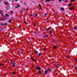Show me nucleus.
Instances as JSON below:
<instances>
[{"label": "nucleus", "mask_w": 77, "mask_h": 77, "mask_svg": "<svg viewBox=\"0 0 77 77\" xmlns=\"http://www.w3.org/2000/svg\"><path fill=\"white\" fill-rule=\"evenodd\" d=\"M55 67L56 68H59V66H55Z\"/></svg>", "instance_id": "obj_26"}, {"label": "nucleus", "mask_w": 77, "mask_h": 77, "mask_svg": "<svg viewBox=\"0 0 77 77\" xmlns=\"http://www.w3.org/2000/svg\"><path fill=\"white\" fill-rule=\"evenodd\" d=\"M51 0H46L45 1V2L46 3H47V2H51Z\"/></svg>", "instance_id": "obj_10"}, {"label": "nucleus", "mask_w": 77, "mask_h": 77, "mask_svg": "<svg viewBox=\"0 0 77 77\" xmlns=\"http://www.w3.org/2000/svg\"><path fill=\"white\" fill-rule=\"evenodd\" d=\"M11 63H12V64H16V63H15L14 61H11Z\"/></svg>", "instance_id": "obj_5"}, {"label": "nucleus", "mask_w": 77, "mask_h": 77, "mask_svg": "<svg viewBox=\"0 0 77 77\" xmlns=\"http://www.w3.org/2000/svg\"><path fill=\"white\" fill-rule=\"evenodd\" d=\"M75 61L76 62H77V59H76V60H75Z\"/></svg>", "instance_id": "obj_42"}, {"label": "nucleus", "mask_w": 77, "mask_h": 77, "mask_svg": "<svg viewBox=\"0 0 77 77\" xmlns=\"http://www.w3.org/2000/svg\"><path fill=\"white\" fill-rule=\"evenodd\" d=\"M59 1L60 2H62V0H59Z\"/></svg>", "instance_id": "obj_34"}, {"label": "nucleus", "mask_w": 77, "mask_h": 77, "mask_svg": "<svg viewBox=\"0 0 77 77\" xmlns=\"http://www.w3.org/2000/svg\"><path fill=\"white\" fill-rule=\"evenodd\" d=\"M3 11H2L0 10V13L2 15H3Z\"/></svg>", "instance_id": "obj_2"}, {"label": "nucleus", "mask_w": 77, "mask_h": 77, "mask_svg": "<svg viewBox=\"0 0 77 77\" xmlns=\"http://www.w3.org/2000/svg\"><path fill=\"white\" fill-rule=\"evenodd\" d=\"M28 10H29V7H28L26 9V11H28Z\"/></svg>", "instance_id": "obj_30"}, {"label": "nucleus", "mask_w": 77, "mask_h": 77, "mask_svg": "<svg viewBox=\"0 0 77 77\" xmlns=\"http://www.w3.org/2000/svg\"><path fill=\"white\" fill-rule=\"evenodd\" d=\"M53 47H54V49H56V46H53Z\"/></svg>", "instance_id": "obj_25"}, {"label": "nucleus", "mask_w": 77, "mask_h": 77, "mask_svg": "<svg viewBox=\"0 0 77 77\" xmlns=\"http://www.w3.org/2000/svg\"><path fill=\"white\" fill-rule=\"evenodd\" d=\"M5 15L7 17H10V16L9 15L7 14V13L5 14Z\"/></svg>", "instance_id": "obj_7"}, {"label": "nucleus", "mask_w": 77, "mask_h": 77, "mask_svg": "<svg viewBox=\"0 0 77 77\" xmlns=\"http://www.w3.org/2000/svg\"><path fill=\"white\" fill-rule=\"evenodd\" d=\"M4 26H8V23H4Z\"/></svg>", "instance_id": "obj_20"}, {"label": "nucleus", "mask_w": 77, "mask_h": 77, "mask_svg": "<svg viewBox=\"0 0 77 77\" xmlns=\"http://www.w3.org/2000/svg\"><path fill=\"white\" fill-rule=\"evenodd\" d=\"M17 6H16L15 7V8H20V4H17Z\"/></svg>", "instance_id": "obj_3"}, {"label": "nucleus", "mask_w": 77, "mask_h": 77, "mask_svg": "<svg viewBox=\"0 0 77 77\" xmlns=\"http://www.w3.org/2000/svg\"><path fill=\"white\" fill-rule=\"evenodd\" d=\"M1 20H2V18H0V21H1Z\"/></svg>", "instance_id": "obj_55"}, {"label": "nucleus", "mask_w": 77, "mask_h": 77, "mask_svg": "<svg viewBox=\"0 0 77 77\" xmlns=\"http://www.w3.org/2000/svg\"><path fill=\"white\" fill-rule=\"evenodd\" d=\"M74 29V27H73V26L72 27V29Z\"/></svg>", "instance_id": "obj_35"}, {"label": "nucleus", "mask_w": 77, "mask_h": 77, "mask_svg": "<svg viewBox=\"0 0 77 77\" xmlns=\"http://www.w3.org/2000/svg\"><path fill=\"white\" fill-rule=\"evenodd\" d=\"M24 23H26V21H24Z\"/></svg>", "instance_id": "obj_63"}, {"label": "nucleus", "mask_w": 77, "mask_h": 77, "mask_svg": "<svg viewBox=\"0 0 77 77\" xmlns=\"http://www.w3.org/2000/svg\"><path fill=\"white\" fill-rule=\"evenodd\" d=\"M36 69L38 70V71H40V70H41V68L40 67L37 66L36 67Z\"/></svg>", "instance_id": "obj_1"}, {"label": "nucleus", "mask_w": 77, "mask_h": 77, "mask_svg": "<svg viewBox=\"0 0 77 77\" xmlns=\"http://www.w3.org/2000/svg\"><path fill=\"white\" fill-rule=\"evenodd\" d=\"M48 36V35H46L43 36L42 37L43 38H45L46 37H47V36Z\"/></svg>", "instance_id": "obj_6"}, {"label": "nucleus", "mask_w": 77, "mask_h": 77, "mask_svg": "<svg viewBox=\"0 0 77 77\" xmlns=\"http://www.w3.org/2000/svg\"><path fill=\"white\" fill-rule=\"evenodd\" d=\"M42 55V54L41 53H39V55H40H40Z\"/></svg>", "instance_id": "obj_44"}, {"label": "nucleus", "mask_w": 77, "mask_h": 77, "mask_svg": "<svg viewBox=\"0 0 77 77\" xmlns=\"http://www.w3.org/2000/svg\"><path fill=\"white\" fill-rule=\"evenodd\" d=\"M54 14L55 15V14H56V13H55Z\"/></svg>", "instance_id": "obj_59"}, {"label": "nucleus", "mask_w": 77, "mask_h": 77, "mask_svg": "<svg viewBox=\"0 0 77 77\" xmlns=\"http://www.w3.org/2000/svg\"><path fill=\"white\" fill-rule=\"evenodd\" d=\"M5 4V5H9V3H8V2H4Z\"/></svg>", "instance_id": "obj_15"}, {"label": "nucleus", "mask_w": 77, "mask_h": 77, "mask_svg": "<svg viewBox=\"0 0 77 77\" xmlns=\"http://www.w3.org/2000/svg\"><path fill=\"white\" fill-rule=\"evenodd\" d=\"M51 28H47L46 30L48 31V30H51Z\"/></svg>", "instance_id": "obj_11"}, {"label": "nucleus", "mask_w": 77, "mask_h": 77, "mask_svg": "<svg viewBox=\"0 0 77 77\" xmlns=\"http://www.w3.org/2000/svg\"><path fill=\"white\" fill-rule=\"evenodd\" d=\"M0 25H1V26H5V23H2L0 24Z\"/></svg>", "instance_id": "obj_16"}, {"label": "nucleus", "mask_w": 77, "mask_h": 77, "mask_svg": "<svg viewBox=\"0 0 77 77\" xmlns=\"http://www.w3.org/2000/svg\"><path fill=\"white\" fill-rule=\"evenodd\" d=\"M30 16H33V15H32V14H30Z\"/></svg>", "instance_id": "obj_48"}, {"label": "nucleus", "mask_w": 77, "mask_h": 77, "mask_svg": "<svg viewBox=\"0 0 77 77\" xmlns=\"http://www.w3.org/2000/svg\"><path fill=\"white\" fill-rule=\"evenodd\" d=\"M51 36H53V35L52 34H51Z\"/></svg>", "instance_id": "obj_58"}, {"label": "nucleus", "mask_w": 77, "mask_h": 77, "mask_svg": "<svg viewBox=\"0 0 77 77\" xmlns=\"http://www.w3.org/2000/svg\"><path fill=\"white\" fill-rule=\"evenodd\" d=\"M45 15H47V14H45Z\"/></svg>", "instance_id": "obj_52"}, {"label": "nucleus", "mask_w": 77, "mask_h": 77, "mask_svg": "<svg viewBox=\"0 0 77 77\" xmlns=\"http://www.w3.org/2000/svg\"><path fill=\"white\" fill-rule=\"evenodd\" d=\"M7 20V18H4L2 20V21H5Z\"/></svg>", "instance_id": "obj_13"}, {"label": "nucleus", "mask_w": 77, "mask_h": 77, "mask_svg": "<svg viewBox=\"0 0 77 77\" xmlns=\"http://www.w3.org/2000/svg\"><path fill=\"white\" fill-rule=\"evenodd\" d=\"M35 66H34V65H33V66H32V67H33V68H34V67Z\"/></svg>", "instance_id": "obj_54"}, {"label": "nucleus", "mask_w": 77, "mask_h": 77, "mask_svg": "<svg viewBox=\"0 0 77 77\" xmlns=\"http://www.w3.org/2000/svg\"><path fill=\"white\" fill-rule=\"evenodd\" d=\"M3 65H4V64H3V63H1V64H0V66H3Z\"/></svg>", "instance_id": "obj_19"}, {"label": "nucleus", "mask_w": 77, "mask_h": 77, "mask_svg": "<svg viewBox=\"0 0 77 77\" xmlns=\"http://www.w3.org/2000/svg\"><path fill=\"white\" fill-rule=\"evenodd\" d=\"M47 70L49 71V72H51V69H49V68H48L47 69Z\"/></svg>", "instance_id": "obj_4"}, {"label": "nucleus", "mask_w": 77, "mask_h": 77, "mask_svg": "<svg viewBox=\"0 0 77 77\" xmlns=\"http://www.w3.org/2000/svg\"><path fill=\"white\" fill-rule=\"evenodd\" d=\"M45 72V74H47V73H48V70H46L45 71V72Z\"/></svg>", "instance_id": "obj_12"}, {"label": "nucleus", "mask_w": 77, "mask_h": 77, "mask_svg": "<svg viewBox=\"0 0 77 77\" xmlns=\"http://www.w3.org/2000/svg\"><path fill=\"white\" fill-rule=\"evenodd\" d=\"M14 0H12V2H14Z\"/></svg>", "instance_id": "obj_46"}, {"label": "nucleus", "mask_w": 77, "mask_h": 77, "mask_svg": "<svg viewBox=\"0 0 77 77\" xmlns=\"http://www.w3.org/2000/svg\"><path fill=\"white\" fill-rule=\"evenodd\" d=\"M53 42L54 43V42H56V40H54Z\"/></svg>", "instance_id": "obj_49"}, {"label": "nucleus", "mask_w": 77, "mask_h": 77, "mask_svg": "<svg viewBox=\"0 0 77 77\" xmlns=\"http://www.w3.org/2000/svg\"><path fill=\"white\" fill-rule=\"evenodd\" d=\"M58 65H60V64H58Z\"/></svg>", "instance_id": "obj_61"}, {"label": "nucleus", "mask_w": 77, "mask_h": 77, "mask_svg": "<svg viewBox=\"0 0 77 77\" xmlns=\"http://www.w3.org/2000/svg\"><path fill=\"white\" fill-rule=\"evenodd\" d=\"M35 53H36V54H37V53H38V51H35Z\"/></svg>", "instance_id": "obj_22"}, {"label": "nucleus", "mask_w": 77, "mask_h": 77, "mask_svg": "<svg viewBox=\"0 0 77 77\" xmlns=\"http://www.w3.org/2000/svg\"><path fill=\"white\" fill-rule=\"evenodd\" d=\"M4 17H6V16H5V15H4Z\"/></svg>", "instance_id": "obj_41"}, {"label": "nucleus", "mask_w": 77, "mask_h": 77, "mask_svg": "<svg viewBox=\"0 0 77 77\" xmlns=\"http://www.w3.org/2000/svg\"><path fill=\"white\" fill-rule=\"evenodd\" d=\"M38 57H40V55H39Z\"/></svg>", "instance_id": "obj_60"}, {"label": "nucleus", "mask_w": 77, "mask_h": 77, "mask_svg": "<svg viewBox=\"0 0 77 77\" xmlns=\"http://www.w3.org/2000/svg\"><path fill=\"white\" fill-rule=\"evenodd\" d=\"M38 6L39 7H41V5L40 4H39L38 5Z\"/></svg>", "instance_id": "obj_24"}, {"label": "nucleus", "mask_w": 77, "mask_h": 77, "mask_svg": "<svg viewBox=\"0 0 77 77\" xmlns=\"http://www.w3.org/2000/svg\"><path fill=\"white\" fill-rule=\"evenodd\" d=\"M70 8H71L72 9H74V8H73V7H70Z\"/></svg>", "instance_id": "obj_33"}, {"label": "nucleus", "mask_w": 77, "mask_h": 77, "mask_svg": "<svg viewBox=\"0 0 77 77\" xmlns=\"http://www.w3.org/2000/svg\"><path fill=\"white\" fill-rule=\"evenodd\" d=\"M32 60L35 61L36 60H35V59H33Z\"/></svg>", "instance_id": "obj_36"}, {"label": "nucleus", "mask_w": 77, "mask_h": 77, "mask_svg": "<svg viewBox=\"0 0 77 77\" xmlns=\"http://www.w3.org/2000/svg\"><path fill=\"white\" fill-rule=\"evenodd\" d=\"M15 64H13L11 65V66H12L13 67H15Z\"/></svg>", "instance_id": "obj_14"}, {"label": "nucleus", "mask_w": 77, "mask_h": 77, "mask_svg": "<svg viewBox=\"0 0 77 77\" xmlns=\"http://www.w3.org/2000/svg\"><path fill=\"white\" fill-rule=\"evenodd\" d=\"M69 10H70V11H71V10H72V9H71V8H69Z\"/></svg>", "instance_id": "obj_40"}, {"label": "nucleus", "mask_w": 77, "mask_h": 77, "mask_svg": "<svg viewBox=\"0 0 77 77\" xmlns=\"http://www.w3.org/2000/svg\"><path fill=\"white\" fill-rule=\"evenodd\" d=\"M72 6V4H69L68 5V6Z\"/></svg>", "instance_id": "obj_23"}, {"label": "nucleus", "mask_w": 77, "mask_h": 77, "mask_svg": "<svg viewBox=\"0 0 77 77\" xmlns=\"http://www.w3.org/2000/svg\"><path fill=\"white\" fill-rule=\"evenodd\" d=\"M34 25H36V24H35V23H34Z\"/></svg>", "instance_id": "obj_64"}, {"label": "nucleus", "mask_w": 77, "mask_h": 77, "mask_svg": "<svg viewBox=\"0 0 77 77\" xmlns=\"http://www.w3.org/2000/svg\"><path fill=\"white\" fill-rule=\"evenodd\" d=\"M49 18H47V20H49Z\"/></svg>", "instance_id": "obj_53"}, {"label": "nucleus", "mask_w": 77, "mask_h": 77, "mask_svg": "<svg viewBox=\"0 0 77 77\" xmlns=\"http://www.w3.org/2000/svg\"><path fill=\"white\" fill-rule=\"evenodd\" d=\"M19 27H20H20H21V26H19Z\"/></svg>", "instance_id": "obj_57"}, {"label": "nucleus", "mask_w": 77, "mask_h": 77, "mask_svg": "<svg viewBox=\"0 0 77 77\" xmlns=\"http://www.w3.org/2000/svg\"><path fill=\"white\" fill-rule=\"evenodd\" d=\"M22 12L23 11V8H22Z\"/></svg>", "instance_id": "obj_50"}, {"label": "nucleus", "mask_w": 77, "mask_h": 77, "mask_svg": "<svg viewBox=\"0 0 77 77\" xmlns=\"http://www.w3.org/2000/svg\"><path fill=\"white\" fill-rule=\"evenodd\" d=\"M18 52L19 53H21V52H20V51H18Z\"/></svg>", "instance_id": "obj_43"}, {"label": "nucleus", "mask_w": 77, "mask_h": 77, "mask_svg": "<svg viewBox=\"0 0 77 77\" xmlns=\"http://www.w3.org/2000/svg\"><path fill=\"white\" fill-rule=\"evenodd\" d=\"M44 50L45 51H46V49H45Z\"/></svg>", "instance_id": "obj_39"}, {"label": "nucleus", "mask_w": 77, "mask_h": 77, "mask_svg": "<svg viewBox=\"0 0 77 77\" xmlns=\"http://www.w3.org/2000/svg\"><path fill=\"white\" fill-rule=\"evenodd\" d=\"M61 9L62 11H65V9L63 8H61Z\"/></svg>", "instance_id": "obj_8"}, {"label": "nucleus", "mask_w": 77, "mask_h": 77, "mask_svg": "<svg viewBox=\"0 0 77 77\" xmlns=\"http://www.w3.org/2000/svg\"><path fill=\"white\" fill-rule=\"evenodd\" d=\"M15 1H18V0H15Z\"/></svg>", "instance_id": "obj_62"}, {"label": "nucleus", "mask_w": 77, "mask_h": 77, "mask_svg": "<svg viewBox=\"0 0 77 77\" xmlns=\"http://www.w3.org/2000/svg\"><path fill=\"white\" fill-rule=\"evenodd\" d=\"M74 30H77V27H74Z\"/></svg>", "instance_id": "obj_18"}, {"label": "nucleus", "mask_w": 77, "mask_h": 77, "mask_svg": "<svg viewBox=\"0 0 77 77\" xmlns=\"http://www.w3.org/2000/svg\"><path fill=\"white\" fill-rule=\"evenodd\" d=\"M30 59H32V60H33V58H31Z\"/></svg>", "instance_id": "obj_38"}, {"label": "nucleus", "mask_w": 77, "mask_h": 77, "mask_svg": "<svg viewBox=\"0 0 77 77\" xmlns=\"http://www.w3.org/2000/svg\"><path fill=\"white\" fill-rule=\"evenodd\" d=\"M67 57H68V59H69V56H67Z\"/></svg>", "instance_id": "obj_51"}, {"label": "nucleus", "mask_w": 77, "mask_h": 77, "mask_svg": "<svg viewBox=\"0 0 77 77\" xmlns=\"http://www.w3.org/2000/svg\"><path fill=\"white\" fill-rule=\"evenodd\" d=\"M38 72L39 74H41V71L40 70L38 71Z\"/></svg>", "instance_id": "obj_9"}, {"label": "nucleus", "mask_w": 77, "mask_h": 77, "mask_svg": "<svg viewBox=\"0 0 77 77\" xmlns=\"http://www.w3.org/2000/svg\"><path fill=\"white\" fill-rule=\"evenodd\" d=\"M40 9H41L42 10V8H41V7H40Z\"/></svg>", "instance_id": "obj_37"}, {"label": "nucleus", "mask_w": 77, "mask_h": 77, "mask_svg": "<svg viewBox=\"0 0 77 77\" xmlns=\"http://www.w3.org/2000/svg\"><path fill=\"white\" fill-rule=\"evenodd\" d=\"M11 19H12L11 20H14V17H11Z\"/></svg>", "instance_id": "obj_29"}, {"label": "nucleus", "mask_w": 77, "mask_h": 77, "mask_svg": "<svg viewBox=\"0 0 77 77\" xmlns=\"http://www.w3.org/2000/svg\"><path fill=\"white\" fill-rule=\"evenodd\" d=\"M11 14H13V11H11Z\"/></svg>", "instance_id": "obj_31"}, {"label": "nucleus", "mask_w": 77, "mask_h": 77, "mask_svg": "<svg viewBox=\"0 0 77 77\" xmlns=\"http://www.w3.org/2000/svg\"><path fill=\"white\" fill-rule=\"evenodd\" d=\"M16 72H13V74H14V75H15V73H16Z\"/></svg>", "instance_id": "obj_28"}, {"label": "nucleus", "mask_w": 77, "mask_h": 77, "mask_svg": "<svg viewBox=\"0 0 77 77\" xmlns=\"http://www.w3.org/2000/svg\"><path fill=\"white\" fill-rule=\"evenodd\" d=\"M75 69H76L77 70V67H75Z\"/></svg>", "instance_id": "obj_32"}, {"label": "nucleus", "mask_w": 77, "mask_h": 77, "mask_svg": "<svg viewBox=\"0 0 77 77\" xmlns=\"http://www.w3.org/2000/svg\"><path fill=\"white\" fill-rule=\"evenodd\" d=\"M50 33H53V31H49Z\"/></svg>", "instance_id": "obj_21"}, {"label": "nucleus", "mask_w": 77, "mask_h": 77, "mask_svg": "<svg viewBox=\"0 0 77 77\" xmlns=\"http://www.w3.org/2000/svg\"><path fill=\"white\" fill-rule=\"evenodd\" d=\"M37 16H38V15L36 14V15H35V17H37Z\"/></svg>", "instance_id": "obj_47"}, {"label": "nucleus", "mask_w": 77, "mask_h": 77, "mask_svg": "<svg viewBox=\"0 0 77 77\" xmlns=\"http://www.w3.org/2000/svg\"><path fill=\"white\" fill-rule=\"evenodd\" d=\"M1 31L3 30V28H1Z\"/></svg>", "instance_id": "obj_45"}, {"label": "nucleus", "mask_w": 77, "mask_h": 77, "mask_svg": "<svg viewBox=\"0 0 77 77\" xmlns=\"http://www.w3.org/2000/svg\"><path fill=\"white\" fill-rule=\"evenodd\" d=\"M26 3L24 2V5H26Z\"/></svg>", "instance_id": "obj_56"}, {"label": "nucleus", "mask_w": 77, "mask_h": 77, "mask_svg": "<svg viewBox=\"0 0 77 77\" xmlns=\"http://www.w3.org/2000/svg\"><path fill=\"white\" fill-rule=\"evenodd\" d=\"M12 20H9L8 21V22L9 23H11V22H12Z\"/></svg>", "instance_id": "obj_17"}, {"label": "nucleus", "mask_w": 77, "mask_h": 77, "mask_svg": "<svg viewBox=\"0 0 77 77\" xmlns=\"http://www.w3.org/2000/svg\"><path fill=\"white\" fill-rule=\"evenodd\" d=\"M75 1V0H71V2H74Z\"/></svg>", "instance_id": "obj_27"}]
</instances>
